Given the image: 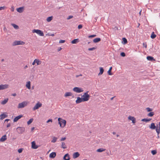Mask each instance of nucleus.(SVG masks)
Here are the masks:
<instances>
[{"label":"nucleus","mask_w":160,"mask_h":160,"mask_svg":"<svg viewBox=\"0 0 160 160\" xmlns=\"http://www.w3.org/2000/svg\"><path fill=\"white\" fill-rule=\"evenodd\" d=\"M58 123L60 125L61 127L63 128L66 125V121L65 120L62 119L60 118H59L58 119Z\"/></svg>","instance_id":"nucleus-1"},{"label":"nucleus","mask_w":160,"mask_h":160,"mask_svg":"<svg viewBox=\"0 0 160 160\" xmlns=\"http://www.w3.org/2000/svg\"><path fill=\"white\" fill-rule=\"evenodd\" d=\"M88 91L84 93L83 95L82 96L83 97L82 99L84 102L87 101L89 99L90 96L88 94Z\"/></svg>","instance_id":"nucleus-2"},{"label":"nucleus","mask_w":160,"mask_h":160,"mask_svg":"<svg viewBox=\"0 0 160 160\" xmlns=\"http://www.w3.org/2000/svg\"><path fill=\"white\" fill-rule=\"evenodd\" d=\"M32 32L33 33H36L41 36H43L44 35L43 32L42 31L39 29H33L32 30Z\"/></svg>","instance_id":"nucleus-3"},{"label":"nucleus","mask_w":160,"mask_h":160,"mask_svg":"<svg viewBox=\"0 0 160 160\" xmlns=\"http://www.w3.org/2000/svg\"><path fill=\"white\" fill-rule=\"evenodd\" d=\"M25 44V42L21 41H15L12 44L13 46H15L19 45H23Z\"/></svg>","instance_id":"nucleus-4"},{"label":"nucleus","mask_w":160,"mask_h":160,"mask_svg":"<svg viewBox=\"0 0 160 160\" xmlns=\"http://www.w3.org/2000/svg\"><path fill=\"white\" fill-rule=\"evenodd\" d=\"M25 130V128L23 127H18L17 128V131L19 134H21L23 133Z\"/></svg>","instance_id":"nucleus-5"},{"label":"nucleus","mask_w":160,"mask_h":160,"mask_svg":"<svg viewBox=\"0 0 160 160\" xmlns=\"http://www.w3.org/2000/svg\"><path fill=\"white\" fill-rule=\"evenodd\" d=\"M27 102L26 101H24L19 103L18 105V108H24L27 105Z\"/></svg>","instance_id":"nucleus-6"},{"label":"nucleus","mask_w":160,"mask_h":160,"mask_svg":"<svg viewBox=\"0 0 160 160\" xmlns=\"http://www.w3.org/2000/svg\"><path fill=\"white\" fill-rule=\"evenodd\" d=\"M73 90L77 93H80L83 91L82 88L79 87H75L73 89Z\"/></svg>","instance_id":"nucleus-7"},{"label":"nucleus","mask_w":160,"mask_h":160,"mask_svg":"<svg viewBox=\"0 0 160 160\" xmlns=\"http://www.w3.org/2000/svg\"><path fill=\"white\" fill-rule=\"evenodd\" d=\"M42 104L40 102L37 103L35 105V106L33 107V110H35L36 109H38L39 108L42 107Z\"/></svg>","instance_id":"nucleus-8"},{"label":"nucleus","mask_w":160,"mask_h":160,"mask_svg":"<svg viewBox=\"0 0 160 160\" xmlns=\"http://www.w3.org/2000/svg\"><path fill=\"white\" fill-rule=\"evenodd\" d=\"M9 85L8 84H0V90L6 89L8 88Z\"/></svg>","instance_id":"nucleus-9"},{"label":"nucleus","mask_w":160,"mask_h":160,"mask_svg":"<svg viewBox=\"0 0 160 160\" xmlns=\"http://www.w3.org/2000/svg\"><path fill=\"white\" fill-rule=\"evenodd\" d=\"M38 146L36 145V143L35 141H33L32 142V148L34 149H37Z\"/></svg>","instance_id":"nucleus-10"},{"label":"nucleus","mask_w":160,"mask_h":160,"mask_svg":"<svg viewBox=\"0 0 160 160\" xmlns=\"http://www.w3.org/2000/svg\"><path fill=\"white\" fill-rule=\"evenodd\" d=\"M128 119L131 120L133 123H135L136 122V119L135 118L133 117H132L130 116H128Z\"/></svg>","instance_id":"nucleus-11"},{"label":"nucleus","mask_w":160,"mask_h":160,"mask_svg":"<svg viewBox=\"0 0 160 160\" xmlns=\"http://www.w3.org/2000/svg\"><path fill=\"white\" fill-rule=\"evenodd\" d=\"M82 98H80L79 97H77V99L76 101V103H79L82 102H84L83 100L82 99Z\"/></svg>","instance_id":"nucleus-12"},{"label":"nucleus","mask_w":160,"mask_h":160,"mask_svg":"<svg viewBox=\"0 0 160 160\" xmlns=\"http://www.w3.org/2000/svg\"><path fill=\"white\" fill-rule=\"evenodd\" d=\"M63 159L64 160H69L70 158L69 154L68 153L65 154L63 157Z\"/></svg>","instance_id":"nucleus-13"},{"label":"nucleus","mask_w":160,"mask_h":160,"mask_svg":"<svg viewBox=\"0 0 160 160\" xmlns=\"http://www.w3.org/2000/svg\"><path fill=\"white\" fill-rule=\"evenodd\" d=\"M22 115H20L14 118L13 120L14 122H16L19 119L21 118L22 117Z\"/></svg>","instance_id":"nucleus-14"},{"label":"nucleus","mask_w":160,"mask_h":160,"mask_svg":"<svg viewBox=\"0 0 160 160\" xmlns=\"http://www.w3.org/2000/svg\"><path fill=\"white\" fill-rule=\"evenodd\" d=\"M80 155V154L78 152H74L72 155L73 158L74 159L78 157Z\"/></svg>","instance_id":"nucleus-15"},{"label":"nucleus","mask_w":160,"mask_h":160,"mask_svg":"<svg viewBox=\"0 0 160 160\" xmlns=\"http://www.w3.org/2000/svg\"><path fill=\"white\" fill-rule=\"evenodd\" d=\"M17 11L19 13H22L24 11V7H21L17 8Z\"/></svg>","instance_id":"nucleus-16"},{"label":"nucleus","mask_w":160,"mask_h":160,"mask_svg":"<svg viewBox=\"0 0 160 160\" xmlns=\"http://www.w3.org/2000/svg\"><path fill=\"white\" fill-rule=\"evenodd\" d=\"M7 136L6 135L3 136L0 139V141L3 142L7 139Z\"/></svg>","instance_id":"nucleus-17"},{"label":"nucleus","mask_w":160,"mask_h":160,"mask_svg":"<svg viewBox=\"0 0 160 160\" xmlns=\"http://www.w3.org/2000/svg\"><path fill=\"white\" fill-rule=\"evenodd\" d=\"M7 115L3 113V114H2L0 115V119L1 120H2L5 118H7Z\"/></svg>","instance_id":"nucleus-18"},{"label":"nucleus","mask_w":160,"mask_h":160,"mask_svg":"<svg viewBox=\"0 0 160 160\" xmlns=\"http://www.w3.org/2000/svg\"><path fill=\"white\" fill-rule=\"evenodd\" d=\"M56 153L55 152H52L49 154V157L50 158H53L55 157Z\"/></svg>","instance_id":"nucleus-19"},{"label":"nucleus","mask_w":160,"mask_h":160,"mask_svg":"<svg viewBox=\"0 0 160 160\" xmlns=\"http://www.w3.org/2000/svg\"><path fill=\"white\" fill-rule=\"evenodd\" d=\"M150 128L152 129H155L156 128V126L155 125V124L152 122L151 124V126Z\"/></svg>","instance_id":"nucleus-20"},{"label":"nucleus","mask_w":160,"mask_h":160,"mask_svg":"<svg viewBox=\"0 0 160 160\" xmlns=\"http://www.w3.org/2000/svg\"><path fill=\"white\" fill-rule=\"evenodd\" d=\"M72 95V92H67L65 93L64 95V96L65 97H67L69 96H71Z\"/></svg>","instance_id":"nucleus-21"},{"label":"nucleus","mask_w":160,"mask_h":160,"mask_svg":"<svg viewBox=\"0 0 160 160\" xmlns=\"http://www.w3.org/2000/svg\"><path fill=\"white\" fill-rule=\"evenodd\" d=\"M26 86L28 89H29L31 88V84L30 82V81H28L27 82V83L26 85Z\"/></svg>","instance_id":"nucleus-22"},{"label":"nucleus","mask_w":160,"mask_h":160,"mask_svg":"<svg viewBox=\"0 0 160 160\" xmlns=\"http://www.w3.org/2000/svg\"><path fill=\"white\" fill-rule=\"evenodd\" d=\"M101 41V38H96L94 39L93 41L94 43H97Z\"/></svg>","instance_id":"nucleus-23"},{"label":"nucleus","mask_w":160,"mask_h":160,"mask_svg":"<svg viewBox=\"0 0 160 160\" xmlns=\"http://www.w3.org/2000/svg\"><path fill=\"white\" fill-rule=\"evenodd\" d=\"M79 41V39L78 38L75 39L72 41L71 43L72 44H76Z\"/></svg>","instance_id":"nucleus-24"},{"label":"nucleus","mask_w":160,"mask_h":160,"mask_svg":"<svg viewBox=\"0 0 160 160\" xmlns=\"http://www.w3.org/2000/svg\"><path fill=\"white\" fill-rule=\"evenodd\" d=\"M147 58L148 60L149 61H152L153 60H155L154 58L150 56H148L147 57Z\"/></svg>","instance_id":"nucleus-25"},{"label":"nucleus","mask_w":160,"mask_h":160,"mask_svg":"<svg viewBox=\"0 0 160 160\" xmlns=\"http://www.w3.org/2000/svg\"><path fill=\"white\" fill-rule=\"evenodd\" d=\"M8 98H6V99H5L3 101H2L1 102V104L2 105L5 104L7 102H8Z\"/></svg>","instance_id":"nucleus-26"},{"label":"nucleus","mask_w":160,"mask_h":160,"mask_svg":"<svg viewBox=\"0 0 160 160\" xmlns=\"http://www.w3.org/2000/svg\"><path fill=\"white\" fill-rule=\"evenodd\" d=\"M99 68L100 72L98 74V75H102L104 72V69L102 67H100Z\"/></svg>","instance_id":"nucleus-27"},{"label":"nucleus","mask_w":160,"mask_h":160,"mask_svg":"<svg viewBox=\"0 0 160 160\" xmlns=\"http://www.w3.org/2000/svg\"><path fill=\"white\" fill-rule=\"evenodd\" d=\"M61 147H62V148L63 149H66L67 148V147L64 142H62Z\"/></svg>","instance_id":"nucleus-28"},{"label":"nucleus","mask_w":160,"mask_h":160,"mask_svg":"<svg viewBox=\"0 0 160 160\" xmlns=\"http://www.w3.org/2000/svg\"><path fill=\"white\" fill-rule=\"evenodd\" d=\"M35 62L37 64V65H40L41 63V62L38 59H36L34 60Z\"/></svg>","instance_id":"nucleus-29"},{"label":"nucleus","mask_w":160,"mask_h":160,"mask_svg":"<svg viewBox=\"0 0 160 160\" xmlns=\"http://www.w3.org/2000/svg\"><path fill=\"white\" fill-rule=\"evenodd\" d=\"M106 149H103V148H100L98 149L97 150V152H102L103 151H105Z\"/></svg>","instance_id":"nucleus-30"},{"label":"nucleus","mask_w":160,"mask_h":160,"mask_svg":"<svg viewBox=\"0 0 160 160\" xmlns=\"http://www.w3.org/2000/svg\"><path fill=\"white\" fill-rule=\"evenodd\" d=\"M156 37V35L154 34V32H152V33L151 36V38L152 39H154Z\"/></svg>","instance_id":"nucleus-31"},{"label":"nucleus","mask_w":160,"mask_h":160,"mask_svg":"<svg viewBox=\"0 0 160 160\" xmlns=\"http://www.w3.org/2000/svg\"><path fill=\"white\" fill-rule=\"evenodd\" d=\"M11 25L14 28L16 29H17L19 28V27L17 25L14 24L12 23Z\"/></svg>","instance_id":"nucleus-32"},{"label":"nucleus","mask_w":160,"mask_h":160,"mask_svg":"<svg viewBox=\"0 0 160 160\" xmlns=\"http://www.w3.org/2000/svg\"><path fill=\"white\" fill-rule=\"evenodd\" d=\"M52 18L53 17L52 16L49 17L47 18V21L48 22H49L52 20Z\"/></svg>","instance_id":"nucleus-33"},{"label":"nucleus","mask_w":160,"mask_h":160,"mask_svg":"<svg viewBox=\"0 0 160 160\" xmlns=\"http://www.w3.org/2000/svg\"><path fill=\"white\" fill-rule=\"evenodd\" d=\"M57 139L58 138L57 137H54L53 138L52 140L51 141V142L53 143L56 142Z\"/></svg>","instance_id":"nucleus-34"},{"label":"nucleus","mask_w":160,"mask_h":160,"mask_svg":"<svg viewBox=\"0 0 160 160\" xmlns=\"http://www.w3.org/2000/svg\"><path fill=\"white\" fill-rule=\"evenodd\" d=\"M112 67H111L110 68L108 72V73L109 75H112V73H111V70L112 69Z\"/></svg>","instance_id":"nucleus-35"},{"label":"nucleus","mask_w":160,"mask_h":160,"mask_svg":"<svg viewBox=\"0 0 160 160\" xmlns=\"http://www.w3.org/2000/svg\"><path fill=\"white\" fill-rule=\"evenodd\" d=\"M151 119H146V118H144V119H142L141 120V121H143V122H149L151 120Z\"/></svg>","instance_id":"nucleus-36"},{"label":"nucleus","mask_w":160,"mask_h":160,"mask_svg":"<svg viewBox=\"0 0 160 160\" xmlns=\"http://www.w3.org/2000/svg\"><path fill=\"white\" fill-rule=\"evenodd\" d=\"M154 114V113L153 112H150L148 114V116L149 117H152Z\"/></svg>","instance_id":"nucleus-37"},{"label":"nucleus","mask_w":160,"mask_h":160,"mask_svg":"<svg viewBox=\"0 0 160 160\" xmlns=\"http://www.w3.org/2000/svg\"><path fill=\"white\" fill-rule=\"evenodd\" d=\"M33 119L32 118L30 119L28 122L27 124L28 125H29L31 124L33 121Z\"/></svg>","instance_id":"nucleus-38"},{"label":"nucleus","mask_w":160,"mask_h":160,"mask_svg":"<svg viewBox=\"0 0 160 160\" xmlns=\"http://www.w3.org/2000/svg\"><path fill=\"white\" fill-rule=\"evenodd\" d=\"M122 40L124 42V44H126L127 43V42H128L127 40L125 38H122Z\"/></svg>","instance_id":"nucleus-39"},{"label":"nucleus","mask_w":160,"mask_h":160,"mask_svg":"<svg viewBox=\"0 0 160 160\" xmlns=\"http://www.w3.org/2000/svg\"><path fill=\"white\" fill-rule=\"evenodd\" d=\"M96 48H97L96 47H92V48H89L88 49V50L89 51H93V50H94L95 49H96Z\"/></svg>","instance_id":"nucleus-40"},{"label":"nucleus","mask_w":160,"mask_h":160,"mask_svg":"<svg viewBox=\"0 0 160 160\" xmlns=\"http://www.w3.org/2000/svg\"><path fill=\"white\" fill-rule=\"evenodd\" d=\"M156 130L157 133L158 135H159L160 132V128H156Z\"/></svg>","instance_id":"nucleus-41"},{"label":"nucleus","mask_w":160,"mask_h":160,"mask_svg":"<svg viewBox=\"0 0 160 160\" xmlns=\"http://www.w3.org/2000/svg\"><path fill=\"white\" fill-rule=\"evenodd\" d=\"M157 152V151L155 150H153L151 151V153L153 155L156 154Z\"/></svg>","instance_id":"nucleus-42"},{"label":"nucleus","mask_w":160,"mask_h":160,"mask_svg":"<svg viewBox=\"0 0 160 160\" xmlns=\"http://www.w3.org/2000/svg\"><path fill=\"white\" fill-rule=\"evenodd\" d=\"M146 110H147V111L148 112H151L152 111V109L149 108H146Z\"/></svg>","instance_id":"nucleus-43"},{"label":"nucleus","mask_w":160,"mask_h":160,"mask_svg":"<svg viewBox=\"0 0 160 160\" xmlns=\"http://www.w3.org/2000/svg\"><path fill=\"white\" fill-rule=\"evenodd\" d=\"M96 36V35L95 34L89 36H88V38H93V37H95Z\"/></svg>","instance_id":"nucleus-44"},{"label":"nucleus","mask_w":160,"mask_h":160,"mask_svg":"<svg viewBox=\"0 0 160 160\" xmlns=\"http://www.w3.org/2000/svg\"><path fill=\"white\" fill-rule=\"evenodd\" d=\"M5 8H6V7L5 6H4L3 7H0V10H4V9H5Z\"/></svg>","instance_id":"nucleus-45"},{"label":"nucleus","mask_w":160,"mask_h":160,"mask_svg":"<svg viewBox=\"0 0 160 160\" xmlns=\"http://www.w3.org/2000/svg\"><path fill=\"white\" fill-rule=\"evenodd\" d=\"M156 128H160V122H159L158 124H157L156 126Z\"/></svg>","instance_id":"nucleus-46"},{"label":"nucleus","mask_w":160,"mask_h":160,"mask_svg":"<svg viewBox=\"0 0 160 160\" xmlns=\"http://www.w3.org/2000/svg\"><path fill=\"white\" fill-rule=\"evenodd\" d=\"M120 55L122 56V57H124L125 56V54L124 52H122L121 54H120Z\"/></svg>","instance_id":"nucleus-47"},{"label":"nucleus","mask_w":160,"mask_h":160,"mask_svg":"<svg viewBox=\"0 0 160 160\" xmlns=\"http://www.w3.org/2000/svg\"><path fill=\"white\" fill-rule=\"evenodd\" d=\"M22 148H20L18 150V152L19 153H21L22 152Z\"/></svg>","instance_id":"nucleus-48"},{"label":"nucleus","mask_w":160,"mask_h":160,"mask_svg":"<svg viewBox=\"0 0 160 160\" xmlns=\"http://www.w3.org/2000/svg\"><path fill=\"white\" fill-rule=\"evenodd\" d=\"M82 27V26L81 24H80L78 26V29H80Z\"/></svg>","instance_id":"nucleus-49"},{"label":"nucleus","mask_w":160,"mask_h":160,"mask_svg":"<svg viewBox=\"0 0 160 160\" xmlns=\"http://www.w3.org/2000/svg\"><path fill=\"white\" fill-rule=\"evenodd\" d=\"M143 46L145 48H147V45L146 43H143Z\"/></svg>","instance_id":"nucleus-50"},{"label":"nucleus","mask_w":160,"mask_h":160,"mask_svg":"<svg viewBox=\"0 0 160 160\" xmlns=\"http://www.w3.org/2000/svg\"><path fill=\"white\" fill-rule=\"evenodd\" d=\"M65 42V40H60L59 41V43H64Z\"/></svg>","instance_id":"nucleus-51"},{"label":"nucleus","mask_w":160,"mask_h":160,"mask_svg":"<svg viewBox=\"0 0 160 160\" xmlns=\"http://www.w3.org/2000/svg\"><path fill=\"white\" fill-rule=\"evenodd\" d=\"M73 18V16H71V15H70V16H69L68 18H67V19L68 20V19H69L71 18Z\"/></svg>","instance_id":"nucleus-52"},{"label":"nucleus","mask_w":160,"mask_h":160,"mask_svg":"<svg viewBox=\"0 0 160 160\" xmlns=\"http://www.w3.org/2000/svg\"><path fill=\"white\" fill-rule=\"evenodd\" d=\"M66 139V138L65 137L62 138L60 139L61 141H63L65 140Z\"/></svg>","instance_id":"nucleus-53"},{"label":"nucleus","mask_w":160,"mask_h":160,"mask_svg":"<svg viewBox=\"0 0 160 160\" xmlns=\"http://www.w3.org/2000/svg\"><path fill=\"white\" fill-rule=\"evenodd\" d=\"M52 119H49V120H48L47 121V123H48L49 122H52Z\"/></svg>","instance_id":"nucleus-54"},{"label":"nucleus","mask_w":160,"mask_h":160,"mask_svg":"<svg viewBox=\"0 0 160 160\" xmlns=\"http://www.w3.org/2000/svg\"><path fill=\"white\" fill-rule=\"evenodd\" d=\"M11 11L12 12H13L14 11V8L13 6L11 7Z\"/></svg>","instance_id":"nucleus-55"},{"label":"nucleus","mask_w":160,"mask_h":160,"mask_svg":"<svg viewBox=\"0 0 160 160\" xmlns=\"http://www.w3.org/2000/svg\"><path fill=\"white\" fill-rule=\"evenodd\" d=\"M48 35L49 36H54V34L53 33V34H49V33L48 34Z\"/></svg>","instance_id":"nucleus-56"},{"label":"nucleus","mask_w":160,"mask_h":160,"mask_svg":"<svg viewBox=\"0 0 160 160\" xmlns=\"http://www.w3.org/2000/svg\"><path fill=\"white\" fill-rule=\"evenodd\" d=\"M11 126V124L10 123H8L7 125V128H8L9 127H10Z\"/></svg>","instance_id":"nucleus-57"},{"label":"nucleus","mask_w":160,"mask_h":160,"mask_svg":"<svg viewBox=\"0 0 160 160\" xmlns=\"http://www.w3.org/2000/svg\"><path fill=\"white\" fill-rule=\"evenodd\" d=\"M16 94L15 93L12 94V95L13 96H16Z\"/></svg>","instance_id":"nucleus-58"},{"label":"nucleus","mask_w":160,"mask_h":160,"mask_svg":"<svg viewBox=\"0 0 160 160\" xmlns=\"http://www.w3.org/2000/svg\"><path fill=\"white\" fill-rule=\"evenodd\" d=\"M115 97V96H114V97H112V98H111V99H110L111 100H113V98H114Z\"/></svg>","instance_id":"nucleus-59"},{"label":"nucleus","mask_w":160,"mask_h":160,"mask_svg":"<svg viewBox=\"0 0 160 160\" xmlns=\"http://www.w3.org/2000/svg\"><path fill=\"white\" fill-rule=\"evenodd\" d=\"M82 74H80L79 75H76V77H78L80 76H82Z\"/></svg>","instance_id":"nucleus-60"},{"label":"nucleus","mask_w":160,"mask_h":160,"mask_svg":"<svg viewBox=\"0 0 160 160\" xmlns=\"http://www.w3.org/2000/svg\"><path fill=\"white\" fill-rule=\"evenodd\" d=\"M28 67V66L27 65H26L25 66V67H24V69H26Z\"/></svg>","instance_id":"nucleus-61"},{"label":"nucleus","mask_w":160,"mask_h":160,"mask_svg":"<svg viewBox=\"0 0 160 160\" xmlns=\"http://www.w3.org/2000/svg\"><path fill=\"white\" fill-rule=\"evenodd\" d=\"M36 63V62H35L34 61V62H33V63H32V65H34L35 63Z\"/></svg>","instance_id":"nucleus-62"},{"label":"nucleus","mask_w":160,"mask_h":160,"mask_svg":"<svg viewBox=\"0 0 160 160\" xmlns=\"http://www.w3.org/2000/svg\"><path fill=\"white\" fill-rule=\"evenodd\" d=\"M97 17H95L94 18V19H95V22H96V21H97Z\"/></svg>","instance_id":"nucleus-63"},{"label":"nucleus","mask_w":160,"mask_h":160,"mask_svg":"<svg viewBox=\"0 0 160 160\" xmlns=\"http://www.w3.org/2000/svg\"><path fill=\"white\" fill-rule=\"evenodd\" d=\"M34 129V127H32V128H31V130L32 131H33Z\"/></svg>","instance_id":"nucleus-64"}]
</instances>
